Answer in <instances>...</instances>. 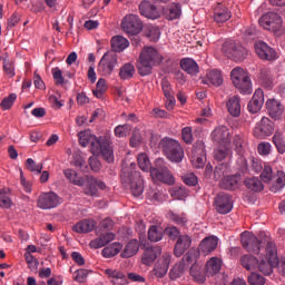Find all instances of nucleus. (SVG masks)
Returning <instances> with one entry per match:
<instances>
[{
    "label": "nucleus",
    "mask_w": 285,
    "mask_h": 285,
    "mask_svg": "<svg viewBox=\"0 0 285 285\" xmlns=\"http://www.w3.org/2000/svg\"><path fill=\"white\" fill-rule=\"evenodd\" d=\"M164 61V56L154 47H145L137 60V70L140 77H148L153 73V68Z\"/></svg>",
    "instance_id": "nucleus-1"
},
{
    "label": "nucleus",
    "mask_w": 285,
    "mask_h": 285,
    "mask_svg": "<svg viewBox=\"0 0 285 285\" xmlns=\"http://www.w3.org/2000/svg\"><path fill=\"white\" fill-rule=\"evenodd\" d=\"M264 242L266 243V256L264 257L258 254L257 268L264 275H272L273 267L279 264V258H277V245L268 237H266Z\"/></svg>",
    "instance_id": "nucleus-2"
},
{
    "label": "nucleus",
    "mask_w": 285,
    "mask_h": 285,
    "mask_svg": "<svg viewBox=\"0 0 285 285\" xmlns=\"http://www.w3.org/2000/svg\"><path fill=\"white\" fill-rule=\"evenodd\" d=\"M158 148H160L169 161H174L175 164H181L184 161V148H181L179 140L165 137L159 141Z\"/></svg>",
    "instance_id": "nucleus-3"
},
{
    "label": "nucleus",
    "mask_w": 285,
    "mask_h": 285,
    "mask_svg": "<svg viewBox=\"0 0 285 285\" xmlns=\"http://www.w3.org/2000/svg\"><path fill=\"white\" fill-rule=\"evenodd\" d=\"M232 81L240 95H250L253 92V82L244 68L236 67L230 72Z\"/></svg>",
    "instance_id": "nucleus-4"
},
{
    "label": "nucleus",
    "mask_w": 285,
    "mask_h": 285,
    "mask_svg": "<svg viewBox=\"0 0 285 285\" xmlns=\"http://www.w3.org/2000/svg\"><path fill=\"white\" fill-rule=\"evenodd\" d=\"M121 179L125 184L130 185L134 197H140V195H144V179L139 171L122 167Z\"/></svg>",
    "instance_id": "nucleus-5"
},
{
    "label": "nucleus",
    "mask_w": 285,
    "mask_h": 285,
    "mask_svg": "<svg viewBox=\"0 0 285 285\" xmlns=\"http://www.w3.org/2000/svg\"><path fill=\"white\" fill-rule=\"evenodd\" d=\"M150 177L153 181H161L167 184V186H174L175 184V176L166 167L163 158L156 159V167L150 169Z\"/></svg>",
    "instance_id": "nucleus-6"
},
{
    "label": "nucleus",
    "mask_w": 285,
    "mask_h": 285,
    "mask_svg": "<svg viewBox=\"0 0 285 285\" xmlns=\"http://www.w3.org/2000/svg\"><path fill=\"white\" fill-rule=\"evenodd\" d=\"M91 153L92 155H102L108 164L115 161V153L110 146V138L106 136H100L99 140L95 141Z\"/></svg>",
    "instance_id": "nucleus-7"
},
{
    "label": "nucleus",
    "mask_w": 285,
    "mask_h": 285,
    "mask_svg": "<svg viewBox=\"0 0 285 285\" xmlns=\"http://www.w3.org/2000/svg\"><path fill=\"white\" fill-rule=\"evenodd\" d=\"M224 56L236 61H244L248 51L242 45H237L234 40H226L222 48Z\"/></svg>",
    "instance_id": "nucleus-8"
},
{
    "label": "nucleus",
    "mask_w": 285,
    "mask_h": 285,
    "mask_svg": "<svg viewBox=\"0 0 285 285\" xmlns=\"http://www.w3.org/2000/svg\"><path fill=\"white\" fill-rule=\"evenodd\" d=\"M258 23L264 30L279 32L284 26V20L281 18L279 13L267 12L259 18Z\"/></svg>",
    "instance_id": "nucleus-9"
},
{
    "label": "nucleus",
    "mask_w": 285,
    "mask_h": 285,
    "mask_svg": "<svg viewBox=\"0 0 285 285\" xmlns=\"http://www.w3.org/2000/svg\"><path fill=\"white\" fill-rule=\"evenodd\" d=\"M117 53L115 51L106 52L98 63V72L102 77H110L117 67Z\"/></svg>",
    "instance_id": "nucleus-10"
},
{
    "label": "nucleus",
    "mask_w": 285,
    "mask_h": 285,
    "mask_svg": "<svg viewBox=\"0 0 285 285\" xmlns=\"http://www.w3.org/2000/svg\"><path fill=\"white\" fill-rule=\"evenodd\" d=\"M121 28L124 32L127 35H131L135 37L144 30V23H141V19L137 14H128L122 19Z\"/></svg>",
    "instance_id": "nucleus-11"
},
{
    "label": "nucleus",
    "mask_w": 285,
    "mask_h": 285,
    "mask_svg": "<svg viewBox=\"0 0 285 285\" xmlns=\"http://www.w3.org/2000/svg\"><path fill=\"white\" fill-rule=\"evenodd\" d=\"M240 242L243 245V248L247 250V253H253L254 255H259V252L262 250V244L263 242L255 236V234L250 232H244L240 234Z\"/></svg>",
    "instance_id": "nucleus-12"
},
{
    "label": "nucleus",
    "mask_w": 285,
    "mask_h": 285,
    "mask_svg": "<svg viewBox=\"0 0 285 285\" xmlns=\"http://www.w3.org/2000/svg\"><path fill=\"white\" fill-rule=\"evenodd\" d=\"M169 267L170 254L164 253L155 264L153 272H150V275H153V277H156V279H164V277H166V275L168 274Z\"/></svg>",
    "instance_id": "nucleus-13"
},
{
    "label": "nucleus",
    "mask_w": 285,
    "mask_h": 285,
    "mask_svg": "<svg viewBox=\"0 0 285 285\" xmlns=\"http://www.w3.org/2000/svg\"><path fill=\"white\" fill-rule=\"evenodd\" d=\"M274 130L275 126L273 125L271 118L263 117L254 128V136L257 137V139H266V137H271V135H273Z\"/></svg>",
    "instance_id": "nucleus-14"
},
{
    "label": "nucleus",
    "mask_w": 285,
    "mask_h": 285,
    "mask_svg": "<svg viewBox=\"0 0 285 285\" xmlns=\"http://www.w3.org/2000/svg\"><path fill=\"white\" fill-rule=\"evenodd\" d=\"M254 48L259 59H264L265 61H275L277 59V51L264 41L255 42Z\"/></svg>",
    "instance_id": "nucleus-15"
},
{
    "label": "nucleus",
    "mask_w": 285,
    "mask_h": 285,
    "mask_svg": "<svg viewBox=\"0 0 285 285\" xmlns=\"http://www.w3.org/2000/svg\"><path fill=\"white\" fill-rule=\"evenodd\" d=\"M59 202V197L55 191L43 193L38 198V208L42 210H50V208H57Z\"/></svg>",
    "instance_id": "nucleus-16"
},
{
    "label": "nucleus",
    "mask_w": 285,
    "mask_h": 285,
    "mask_svg": "<svg viewBox=\"0 0 285 285\" xmlns=\"http://www.w3.org/2000/svg\"><path fill=\"white\" fill-rule=\"evenodd\" d=\"M191 154V163L195 168H204L206 164V146L202 141L196 142Z\"/></svg>",
    "instance_id": "nucleus-17"
},
{
    "label": "nucleus",
    "mask_w": 285,
    "mask_h": 285,
    "mask_svg": "<svg viewBox=\"0 0 285 285\" xmlns=\"http://www.w3.org/2000/svg\"><path fill=\"white\" fill-rule=\"evenodd\" d=\"M215 206L217 213L220 215H228L233 210V199L228 194H218L215 198Z\"/></svg>",
    "instance_id": "nucleus-18"
},
{
    "label": "nucleus",
    "mask_w": 285,
    "mask_h": 285,
    "mask_svg": "<svg viewBox=\"0 0 285 285\" xmlns=\"http://www.w3.org/2000/svg\"><path fill=\"white\" fill-rule=\"evenodd\" d=\"M139 12L142 17H146V19H159L161 17V11L157 9V6H155L153 2L148 0H142L139 4Z\"/></svg>",
    "instance_id": "nucleus-19"
},
{
    "label": "nucleus",
    "mask_w": 285,
    "mask_h": 285,
    "mask_svg": "<svg viewBox=\"0 0 285 285\" xmlns=\"http://www.w3.org/2000/svg\"><path fill=\"white\" fill-rule=\"evenodd\" d=\"M212 139L219 145H230V130L226 126H218L212 132Z\"/></svg>",
    "instance_id": "nucleus-20"
},
{
    "label": "nucleus",
    "mask_w": 285,
    "mask_h": 285,
    "mask_svg": "<svg viewBox=\"0 0 285 285\" xmlns=\"http://www.w3.org/2000/svg\"><path fill=\"white\" fill-rule=\"evenodd\" d=\"M264 106V90L256 89L252 100L248 102L247 108L252 115H257Z\"/></svg>",
    "instance_id": "nucleus-21"
},
{
    "label": "nucleus",
    "mask_w": 285,
    "mask_h": 285,
    "mask_svg": "<svg viewBox=\"0 0 285 285\" xmlns=\"http://www.w3.org/2000/svg\"><path fill=\"white\" fill-rule=\"evenodd\" d=\"M105 275L110 279L112 285H128V277L119 269L107 268L104 271Z\"/></svg>",
    "instance_id": "nucleus-22"
},
{
    "label": "nucleus",
    "mask_w": 285,
    "mask_h": 285,
    "mask_svg": "<svg viewBox=\"0 0 285 285\" xmlns=\"http://www.w3.org/2000/svg\"><path fill=\"white\" fill-rule=\"evenodd\" d=\"M191 244H193V238H190V236L188 235L179 236L174 247V255L176 257H181V255H184V253H186L188 248H190Z\"/></svg>",
    "instance_id": "nucleus-23"
},
{
    "label": "nucleus",
    "mask_w": 285,
    "mask_h": 285,
    "mask_svg": "<svg viewBox=\"0 0 285 285\" xmlns=\"http://www.w3.org/2000/svg\"><path fill=\"white\" fill-rule=\"evenodd\" d=\"M266 108L272 119H279L284 115V105L277 99H268L266 101Z\"/></svg>",
    "instance_id": "nucleus-24"
},
{
    "label": "nucleus",
    "mask_w": 285,
    "mask_h": 285,
    "mask_svg": "<svg viewBox=\"0 0 285 285\" xmlns=\"http://www.w3.org/2000/svg\"><path fill=\"white\" fill-rule=\"evenodd\" d=\"M214 159L216 161H230L233 159V148L230 145H219L214 149Z\"/></svg>",
    "instance_id": "nucleus-25"
},
{
    "label": "nucleus",
    "mask_w": 285,
    "mask_h": 285,
    "mask_svg": "<svg viewBox=\"0 0 285 285\" xmlns=\"http://www.w3.org/2000/svg\"><path fill=\"white\" fill-rule=\"evenodd\" d=\"M159 255H161V247H147L142 255L141 264L145 266H153V264H155V259H157Z\"/></svg>",
    "instance_id": "nucleus-26"
},
{
    "label": "nucleus",
    "mask_w": 285,
    "mask_h": 285,
    "mask_svg": "<svg viewBox=\"0 0 285 285\" xmlns=\"http://www.w3.org/2000/svg\"><path fill=\"white\" fill-rule=\"evenodd\" d=\"M163 14L168 21H175L181 17V4L171 2L163 9Z\"/></svg>",
    "instance_id": "nucleus-27"
},
{
    "label": "nucleus",
    "mask_w": 285,
    "mask_h": 285,
    "mask_svg": "<svg viewBox=\"0 0 285 285\" xmlns=\"http://www.w3.org/2000/svg\"><path fill=\"white\" fill-rule=\"evenodd\" d=\"M226 108L232 117H239L242 115V99L238 96H230L227 99Z\"/></svg>",
    "instance_id": "nucleus-28"
},
{
    "label": "nucleus",
    "mask_w": 285,
    "mask_h": 285,
    "mask_svg": "<svg viewBox=\"0 0 285 285\" xmlns=\"http://www.w3.org/2000/svg\"><path fill=\"white\" fill-rule=\"evenodd\" d=\"M161 88H163L164 96L167 99L166 108L167 110H173V108H175L176 100H175V92L173 91V87L170 86V82H168V80H163Z\"/></svg>",
    "instance_id": "nucleus-29"
},
{
    "label": "nucleus",
    "mask_w": 285,
    "mask_h": 285,
    "mask_svg": "<svg viewBox=\"0 0 285 285\" xmlns=\"http://www.w3.org/2000/svg\"><path fill=\"white\" fill-rule=\"evenodd\" d=\"M217 244H219L217 236H208L202 240L199 248L204 255H210L217 248Z\"/></svg>",
    "instance_id": "nucleus-30"
},
{
    "label": "nucleus",
    "mask_w": 285,
    "mask_h": 285,
    "mask_svg": "<svg viewBox=\"0 0 285 285\" xmlns=\"http://www.w3.org/2000/svg\"><path fill=\"white\" fill-rule=\"evenodd\" d=\"M110 242H115V233H106L101 236L97 237L96 239H92L89 243L90 248H104V246H107V244H110Z\"/></svg>",
    "instance_id": "nucleus-31"
},
{
    "label": "nucleus",
    "mask_w": 285,
    "mask_h": 285,
    "mask_svg": "<svg viewBox=\"0 0 285 285\" xmlns=\"http://www.w3.org/2000/svg\"><path fill=\"white\" fill-rule=\"evenodd\" d=\"M97 228V222H95L94 219H83L79 223H77L72 230H75V233H79V234H86V233H92V230H95Z\"/></svg>",
    "instance_id": "nucleus-32"
},
{
    "label": "nucleus",
    "mask_w": 285,
    "mask_h": 285,
    "mask_svg": "<svg viewBox=\"0 0 285 285\" xmlns=\"http://www.w3.org/2000/svg\"><path fill=\"white\" fill-rule=\"evenodd\" d=\"M147 199L151 204H164L168 199V194L159 188H151L147 191Z\"/></svg>",
    "instance_id": "nucleus-33"
},
{
    "label": "nucleus",
    "mask_w": 285,
    "mask_h": 285,
    "mask_svg": "<svg viewBox=\"0 0 285 285\" xmlns=\"http://www.w3.org/2000/svg\"><path fill=\"white\" fill-rule=\"evenodd\" d=\"M79 137V144L82 146V148H86L88 144H90V150L92 153V148H95V141H99V137L92 135L90 130L80 131L78 134Z\"/></svg>",
    "instance_id": "nucleus-34"
},
{
    "label": "nucleus",
    "mask_w": 285,
    "mask_h": 285,
    "mask_svg": "<svg viewBox=\"0 0 285 285\" xmlns=\"http://www.w3.org/2000/svg\"><path fill=\"white\" fill-rule=\"evenodd\" d=\"M180 68L187 75L195 76L199 72V65L193 58H183L180 60Z\"/></svg>",
    "instance_id": "nucleus-35"
},
{
    "label": "nucleus",
    "mask_w": 285,
    "mask_h": 285,
    "mask_svg": "<svg viewBox=\"0 0 285 285\" xmlns=\"http://www.w3.org/2000/svg\"><path fill=\"white\" fill-rule=\"evenodd\" d=\"M205 271L208 277L217 275V273L222 271V259H219V257L209 258L205 265Z\"/></svg>",
    "instance_id": "nucleus-36"
},
{
    "label": "nucleus",
    "mask_w": 285,
    "mask_h": 285,
    "mask_svg": "<svg viewBox=\"0 0 285 285\" xmlns=\"http://www.w3.org/2000/svg\"><path fill=\"white\" fill-rule=\"evenodd\" d=\"M258 261H259V255L253 256L250 254H245L240 257V265L246 271H257Z\"/></svg>",
    "instance_id": "nucleus-37"
},
{
    "label": "nucleus",
    "mask_w": 285,
    "mask_h": 285,
    "mask_svg": "<svg viewBox=\"0 0 285 285\" xmlns=\"http://www.w3.org/2000/svg\"><path fill=\"white\" fill-rule=\"evenodd\" d=\"M228 19H230V11L228 10V8L218 4L214 11V20L216 21V23H226Z\"/></svg>",
    "instance_id": "nucleus-38"
},
{
    "label": "nucleus",
    "mask_w": 285,
    "mask_h": 285,
    "mask_svg": "<svg viewBox=\"0 0 285 285\" xmlns=\"http://www.w3.org/2000/svg\"><path fill=\"white\" fill-rule=\"evenodd\" d=\"M63 175L67 177L70 184H73V186H86V177L79 176L75 169H65Z\"/></svg>",
    "instance_id": "nucleus-39"
},
{
    "label": "nucleus",
    "mask_w": 285,
    "mask_h": 285,
    "mask_svg": "<svg viewBox=\"0 0 285 285\" xmlns=\"http://www.w3.org/2000/svg\"><path fill=\"white\" fill-rule=\"evenodd\" d=\"M128 46H130V42L124 36H115L111 38V48L114 52H124Z\"/></svg>",
    "instance_id": "nucleus-40"
},
{
    "label": "nucleus",
    "mask_w": 285,
    "mask_h": 285,
    "mask_svg": "<svg viewBox=\"0 0 285 285\" xmlns=\"http://www.w3.org/2000/svg\"><path fill=\"white\" fill-rule=\"evenodd\" d=\"M139 253V242L137 239H131L124 248L120 257L128 259L129 257H135V254Z\"/></svg>",
    "instance_id": "nucleus-41"
},
{
    "label": "nucleus",
    "mask_w": 285,
    "mask_h": 285,
    "mask_svg": "<svg viewBox=\"0 0 285 285\" xmlns=\"http://www.w3.org/2000/svg\"><path fill=\"white\" fill-rule=\"evenodd\" d=\"M212 83V86L219 87L224 83L222 71L214 69L207 73V79H203V83Z\"/></svg>",
    "instance_id": "nucleus-42"
},
{
    "label": "nucleus",
    "mask_w": 285,
    "mask_h": 285,
    "mask_svg": "<svg viewBox=\"0 0 285 285\" xmlns=\"http://www.w3.org/2000/svg\"><path fill=\"white\" fill-rule=\"evenodd\" d=\"M239 186V176H228V174L220 180V188L225 190H235Z\"/></svg>",
    "instance_id": "nucleus-43"
},
{
    "label": "nucleus",
    "mask_w": 285,
    "mask_h": 285,
    "mask_svg": "<svg viewBox=\"0 0 285 285\" xmlns=\"http://www.w3.org/2000/svg\"><path fill=\"white\" fill-rule=\"evenodd\" d=\"M233 144L237 155H244L248 150V141L244 136H240V135L234 136Z\"/></svg>",
    "instance_id": "nucleus-44"
},
{
    "label": "nucleus",
    "mask_w": 285,
    "mask_h": 285,
    "mask_svg": "<svg viewBox=\"0 0 285 285\" xmlns=\"http://www.w3.org/2000/svg\"><path fill=\"white\" fill-rule=\"evenodd\" d=\"M121 248H124V245L120 243H112L101 250V255L102 257H106V259H110V257L119 255V253H121Z\"/></svg>",
    "instance_id": "nucleus-45"
},
{
    "label": "nucleus",
    "mask_w": 285,
    "mask_h": 285,
    "mask_svg": "<svg viewBox=\"0 0 285 285\" xmlns=\"http://www.w3.org/2000/svg\"><path fill=\"white\" fill-rule=\"evenodd\" d=\"M135 65L127 62L120 67L119 77L122 81H128V79H132V77H135Z\"/></svg>",
    "instance_id": "nucleus-46"
},
{
    "label": "nucleus",
    "mask_w": 285,
    "mask_h": 285,
    "mask_svg": "<svg viewBox=\"0 0 285 285\" xmlns=\"http://www.w3.org/2000/svg\"><path fill=\"white\" fill-rule=\"evenodd\" d=\"M167 219H169L174 224H177L178 226H186V224H188V216L186 215V213L177 214L173 210H169L167 213Z\"/></svg>",
    "instance_id": "nucleus-47"
},
{
    "label": "nucleus",
    "mask_w": 285,
    "mask_h": 285,
    "mask_svg": "<svg viewBox=\"0 0 285 285\" xmlns=\"http://www.w3.org/2000/svg\"><path fill=\"white\" fill-rule=\"evenodd\" d=\"M90 179H95L94 176H85V194L89 195V197H99V190L97 189V184L90 181Z\"/></svg>",
    "instance_id": "nucleus-48"
},
{
    "label": "nucleus",
    "mask_w": 285,
    "mask_h": 285,
    "mask_svg": "<svg viewBox=\"0 0 285 285\" xmlns=\"http://www.w3.org/2000/svg\"><path fill=\"white\" fill-rule=\"evenodd\" d=\"M189 273L195 282H198V284H204V282H206V274H204L202 271V265L193 264Z\"/></svg>",
    "instance_id": "nucleus-49"
},
{
    "label": "nucleus",
    "mask_w": 285,
    "mask_h": 285,
    "mask_svg": "<svg viewBox=\"0 0 285 285\" xmlns=\"http://www.w3.org/2000/svg\"><path fill=\"white\" fill-rule=\"evenodd\" d=\"M285 186V173L278 170L274 176V184L271 187L272 193H278Z\"/></svg>",
    "instance_id": "nucleus-50"
},
{
    "label": "nucleus",
    "mask_w": 285,
    "mask_h": 285,
    "mask_svg": "<svg viewBox=\"0 0 285 285\" xmlns=\"http://www.w3.org/2000/svg\"><path fill=\"white\" fill-rule=\"evenodd\" d=\"M272 141L275 145L277 151L281 155H284V153H285L284 134L279 130H276L273 138H272Z\"/></svg>",
    "instance_id": "nucleus-51"
},
{
    "label": "nucleus",
    "mask_w": 285,
    "mask_h": 285,
    "mask_svg": "<svg viewBox=\"0 0 285 285\" xmlns=\"http://www.w3.org/2000/svg\"><path fill=\"white\" fill-rule=\"evenodd\" d=\"M245 186L248 190H253V193H262V190H264V184H262V180L256 177L247 178L245 180Z\"/></svg>",
    "instance_id": "nucleus-52"
},
{
    "label": "nucleus",
    "mask_w": 285,
    "mask_h": 285,
    "mask_svg": "<svg viewBox=\"0 0 285 285\" xmlns=\"http://www.w3.org/2000/svg\"><path fill=\"white\" fill-rule=\"evenodd\" d=\"M137 161L140 170H142L144 173H148V170H153L150 158H148V155L146 153L139 154L137 157Z\"/></svg>",
    "instance_id": "nucleus-53"
},
{
    "label": "nucleus",
    "mask_w": 285,
    "mask_h": 285,
    "mask_svg": "<svg viewBox=\"0 0 285 285\" xmlns=\"http://www.w3.org/2000/svg\"><path fill=\"white\" fill-rule=\"evenodd\" d=\"M230 173V165L228 163H223L216 166L214 170V179H222Z\"/></svg>",
    "instance_id": "nucleus-54"
},
{
    "label": "nucleus",
    "mask_w": 285,
    "mask_h": 285,
    "mask_svg": "<svg viewBox=\"0 0 285 285\" xmlns=\"http://www.w3.org/2000/svg\"><path fill=\"white\" fill-rule=\"evenodd\" d=\"M148 239L150 242H161L164 239V232L155 225H153L148 230Z\"/></svg>",
    "instance_id": "nucleus-55"
},
{
    "label": "nucleus",
    "mask_w": 285,
    "mask_h": 285,
    "mask_svg": "<svg viewBox=\"0 0 285 285\" xmlns=\"http://www.w3.org/2000/svg\"><path fill=\"white\" fill-rule=\"evenodd\" d=\"M2 70L9 77V79H12L14 77V62L12 60H8V58H4V62L2 63Z\"/></svg>",
    "instance_id": "nucleus-56"
},
{
    "label": "nucleus",
    "mask_w": 285,
    "mask_h": 285,
    "mask_svg": "<svg viewBox=\"0 0 285 285\" xmlns=\"http://www.w3.org/2000/svg\"><path fill=\"white\" fill-rule=\"evenodd\" d=\"M24 257H26V262L28 264V268H30V271H32V273H37V271H39V259H37L30 253H26Z\"/></svg>",
    "instance_id": "nucleus-57"
},
{
    "label": "nucleus",
    "mask_w": 285,
    "mask_h": 285,
    "mask_svg": "<svg viewBox=\"0 0 285 285\" xmlns=\"http://www.w3.org/2000/svg\"><path fill=\"white\" fill-rule=\"evenodd\" d=\"M27 168L30 173H35V175H41V170H43V164H37L35 159H27Z\"/></svg>",
    "instance_id": "nucleus-58"
},
{
    "label": "nucleus",
    "mask_w": 285,
    "mask_h": 285,
    "mask_svg": "<svg viewBox=\"0 0 285 285\" xmlns=\"http://www.w3.org/2000/svg\"><path fill=\"white\" fill-rule=\"evenodd\" d=\"M274 177L275 176L273 175V167H271L269 165H265L264 169L261 174L262 181H264L265 184H271V181H273Z\"/></svg>",
    "instance_id": "nucleus-59"
},
{
    "label": "nucleus",
    "mask_w": 285,
    "mask_h": 285,
    "mask_svg": "<svg viewBox=\"0 0 285 285\" xmlns=\"http://www.w3.org/2000/svg\"><path fill=\"white\" fill-rule=\"evenodd\" d=\"M14 101H17V94H11L8 97L3 98L0 106L2 110H10L12 106H14Z\"/></svg>",
    "instance_id": "nucleus-60"
},
{
    "label": "nucleus",
    "mask_w": 285,
    "mask_h": 285,
    "mask_svg": "<svg viewBox=\"0 0 285 285\" xmlns=\"http://www.w3.org/2000/svg\"><path fill=\"white\" fill-rule=\"evenodd\" d=\"M130 130H131L130 125H118L115 128L114 132H115L116 137L124 138V137H128V135H130Z\"/></svg>",
    "instance_id": "nucleus-61"
},
{
    "label": "nucleus",
    "mask_w": 285,
    "mask_h": 285,
    "mask_svg": "<svg viewBox=\"0 0 285 285\" xmlns=\"http://www.w3.org/2000/svg\"><path fill=\"white\" fill-rule=\"evenodd\" d=\"M248 284L249 285H266V278L257 273H252L248 276Z\"/></svg>",
    "instance_id": "nucleus-62"
},
{
    "label": "nucleus",
    "mask_w": 285,
    "mask_h": 285,
    "mask_svg": "<svg viewBox=\"0 0 285 285\" xmlns=\"http://www.w3.org/2000/svg\"><path fill=\"white\" fill-rule=\"evenodd\" d=\"M73 279L75 282H78L79 284H86V281L88 279V269H78L73 273Z\"/></svg>",
    "instance_id": "nucleus-63"
},
{
    "label": "nucleus",
    "mask_w": 285,
    "mask_h": 285,
    "mask_svg": "<svg viewBox=\"0 0 285 285\" xmlns=\"http://www.w3.org/2000/svg\"><path fill=\"white\" fill-rule=\"evenodd\" d=\"M183 181L186 186H197L199 183L197 176L194 173L185 174L183 176Z\"/></svg>",
    "instance_id": "nucleus-64"
}]
</instances>
